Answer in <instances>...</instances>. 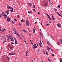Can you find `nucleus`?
Instances as JSON below:
<instances>
[{
    "instance_id": "nucleus-1",
    "label": "nucleus",
    "mask_w": 62,
    "mask_h": 62,
    "mask_svg": "<svg viewBox=\"0 0 62 62\" xmlns=\"http://www.w3.org/2000/svg\"><path fill=\"white\" fill-rule=\"evenodd\" d=\"M13 31L15 32V33L16 34V35L17 36H18V37H20V35H19V34L16 31V29L14 28H13Z\"/></svg>"
},
{
    "instance_id": "nucleus-2",
    "label": "nucleus",
    "mask_w": 62,
    "mask_h": 62,
    "mask_svg": "<svg viewBox=\"0 0 62 62\" xmlns=\"http://www.w3.org/2000/svg\"><path fill=\"white\" fill-rule=\"evenodd\" d=\"M26 22L27 26H29V21H28V20H26Z\"/></svg>"
},
{
    "instance_id": "nucleus-3",
    "label": "nucleus",
    "mask_w": 62,
    "mask_h": 62,
    "mask_svg": "<svg viewBox=\"0 0 62 62\" xmlns=\"http://www.w3.org/2000/svg\"><path fill=\"white\" fill-rule=\"evenodd\" d=\"M9 55H15V53H11L8 54Z\"/></svg>"
},
{
    "instance_id": "nucleus-4",
    "label": "nucleus",
    "mask_w": 62,
    "mask_h": 62,
    "mask_svg": "<svg viewBox=\"0 0 62 62\" xmlns=\"http://www.w3.org/2000/svg\"><path fill=\"white\" fill-rule=\"evenodd\" d=\"M9 37L10 38H11V40L12 41H14V40H13V38L10 35Z\"/></svg>"
},
{
    "instance_id": "nucleus-5",
    "label": "nucleus",
    "mask_w": 62,
    "mask_h": 62,
    "mask_svg": "<svg viewBox=\"0 0 62 62\" xmlns=\"http://www.w3.org/2000/svg\"><path fill=\"white\" fill-rule=\"evenodd\" d=\"M6 13L8 15L9 14V10H7L6 11Z\"/></svg>"
},
{
    "instance_id": "nucleus-6",
    "label": "nucleus",
    "mask_w": 62,
    "mask_h": 62,
    "mask_svg": "<svg viewBox=\"0 0 62 62\" xmlns=\"http://www.w3.org/2000/svg\"><path fill=\"white\" fill-rule=\"evenodd\" d=\"M5 30H6V29H2L0 30V31H1V32H4V31H5Z\"/></svg>"
},
{
    "instance_id": "nucleus-7",
    "label": "nucleus",
    "mask_w": 62,
    "mask_h": 62,
    "mask_svg": "<svg viewBox=\"0 0 62 62\" xmlns=\"http://www.w3.org/2000/svg\"><path fill=\"white\" fill-rule=\"evenodd\" d=\"M33 46L34 48H35V49H36V48H37V46L36 45V44H34L33 45Z\"/></svg>"
},
{
    "instance_id": "nucleus-8",
    "label": "nucleus",
    "mask_w": 62,
    "mask_h": 62,
    "mask_svg": "<svg viewBox=\"0 0 62 62\" xmlns=\"http://www.w3.org/2000/svg\"><path fill=\"white\" fill-rule=\"evenodd\" d=\"M7 20L8 22L10 21V18L9 17H8L7 18Z\"/></svg>"
},
{
    "instance_id": "nucleus-9",
    "label": "nucleus",
    "mask_w": 62,
    "mask_h": 62,
    "mask_svg": "<svg viewBox=\"0 0 62 62\" xmlns=\"http://www.w3.org/2000/svg\"><path fill=\"white\" fill-rule=\"evenodd\" d=\"M4 18H7V15L6 14H4Z\"/></svg>"
},
{
    "instance_id": "nucleus-10",
    "label": "nucleus",
    "mask_w": 62,
    "mask_h": 62,
    "mask_svg": "<svg viewBox=\"0 0 62 62\" xmlns=\"http://www.w3.org/2000/svg\"><path fill=\"white\" fill-rule=\"evenodd\" d=\"M57 26L58 27H61V24H58L57 25Z\"/></svg>"
},
{
    "instance_id": "nucleus-11",
    "label": "nucleus",
    "mask_w": 62,
    "mask_h": 62,
    "mask_svg": "<svg viewBox=\"0 0 62 62\" xmlns=\"http://www.w3.org/2000/svg\"><path fill=\"white\" fill-rule=\"evenodd\" d=\"M6 36L8 39H10V38H9V36H8L7 35H6Z\"/></svg>"
},
{
    "instance_id": "nucleus-12",
    "label": "nucleus",
    "mask_w": 62,
    "mask_h": 62,
    "mask_svg": "<svg viewBox=\"0 0 62 62\" xmlns=\"http://www.w3.org/2000/svg\"><path fill=\"white\" fill-rule=\"evenodd\" d=\"M51 18L53 20H55V18H54V17L53 16H52Z\"/></svg>"
},
{
    "instance_id": "nucleus-13",
    "label": "nucleus",
    "mask_w": 62,
    "mask_h": 62,
    "mask_svg": "<svg viewBox=\"0 0 62 62\" xmlns=\"http://www.w3.org/2000/svg\"><path fill=\"white\" fill-rule=\"evenodd\" d=\"M60 43H61L60 41H58L57 43V44H58L59 45L60 44Z\"/></svg>"
},
{
    "instance_id": "nucleus-14",
    "label": "nucleus",
    "mask_w": 62,
    "mask_h": 62,
    "mask_svg": "<svg viewBox=\"0 0 62 62\" xmlns=\"http://www.w3.org/2000/svg\"><path fill=\"white\" fill-rule=\"evenodd\" d=\"M28 12L29 13L31 14L33 12H32V11L31 10L30 11H28Z\"/></svg>"
},
{
    "instance_id": "nucleus-15",
    "label": "nucleus",
    "mask_w": 62,
    "mask_h": 62,
    "mask_svg": "<svg viewBox=\"0 0 62 62\" xmlns=\"http://www.w3.org/2000/svg\"><path fill=\"white\" fill-rule=\"evenodd\" d=\"M28 5H29V6H30V7H31V6H32V3H28Z\"/></svg>"
},
{
    "instance_id": "nucleus-16",
    "label": "nucleus",
    "mask_w": 62,
    "mask_h": 62,
    "mask_svg": "<svg viewBox=\"0 0 62 62\" xmlns=\"http://www.w3.org/2000/svg\"><path fill=\"white\" fill-rule=\"evenodd\" d=\"M50 49H51V48H49V47H47V50H48V51H49V50H50Z\"/></svg>"
},
{
    "instance_id": "nucleus-17",
    "label": "nucleus",
    "mask_w": 62,
    "mask_h": 62,
    "mask_svg": "<svg viewBox=\"0 0 62 62\" xmlns=\"http://www.w3.org/2000/svg\"><path fill=\"white\" fill-rule=\"evenodd\" d=\"M10 7L9 6H7V8H8V9H9Z\"/></svg>"
},
{
    "instance_id": "nucleus-18",
    "label": "nucleus",
    "mask_w": 62,
    "mask_h": 62,
    "mask_svg": "<svg viewBox=\"0 0 62 62\" xmlns=\"http://www.w3.org/2000/svg\"><path fill=\"white\" fill-rule=\"evenodd\" d=\"M21 21L23 22H25V20H23V19H22L21 20Z\"/></svg>"
},
{
    "instance_id": "nucleus-19",
    "label": "nucleus",
    "mask_w": 62,
    "mask_h": 62,
    "mask_svg": "<svg viewBox=\"0 0 62 62\" xmlns=\"http://www.w3.org/2000/svg\"><path fill=\"white\" fill-rule=\"evenodd\" d=\"M40 35L42 37V33H41V32H40Z\"/></svg>"
},
{
    "instance_id": "nucleus-20",
    "label": "nucleus",
    "mask_w": 62,
    "mask_h": 62,
    "mask_svg": "<svg viewBox=\"0 0 62 62\" xmlns=\"http://www.w3.org/2000/svg\"><path fill=\"white\" fill-rule=\"evenodd\" d=\"M22 31L23 32H25V33H26V31L25 30H22Z\"/></svg>"
},
{
    "instance_id": "nucleus-21",
    "label": "nucleus",
    "mask_w": 62,
    "mask_h": 62,
    "mask_svg": "<svg viewBox=\"0 0 62 62\" xmlns=\"http://www.w3.org/2000/svg\"><path fill=\"white\" fill-rule=\"evenodd\" d=\"M6 41V39L5 38V40L3 42V43H5Z\"/></svg>"
},
{
    "instance_id": "nucleus-22",
    "label": "nucleus",
    "mask_w": 62,
    "mask_h": 62,
    "mask_svg": "<svg viewBox=\"0 0 62 62\" xmlns=\"http://www.w3.org/2000/svg\"><path fill=\"white\" fill-rule=\"evenodd\" d=\"M39 44L40 45V47H42V46H41V44H40V43H39Z\"/></svg>"
},
{
    "instance_id": "nucleus-23",
    "label": "nucleus",
    "mask_w": 62,
    "mask_h": 62,
    "mask_svg": "<svg viewBox=\"0 0 62 62\" xmlns=\"http://www.w3.org/2000/svg\"><path fill=\"white\" fill-rule=\"evenodd\" d=\"M33 33H35V30L34 29H33Z\"/></svg>"
},
{
    "instance_id": "nucleus-24",
    "label": "nucleus",
    "mask_w": 62,
    "mask_h": 62,
    "mask_svg": "<svg viewBox=\"0 0 62 62\" xmlns=\"http://www.w3.org/2000/svg\"><path fill=\"white\" fill-rule=\"evenodd\" d=\"M8 59V60H9V57L5 58V59Z\"/></svg>"
},
{
    "instance_id": "nucleus-25",
    "label": "nucleus",
    "mask_w": 62,
    "mask_h": 62,
    "mask_svg": "<svg viewBox=\"0 0 62 62\" xmlns=\"http://www.w3.org/2000/svg\"><path fill=\"white\" fill-rule=\"evenodd\" d=\"M9 9H12V10H13V8L10 7Z\"/></svg>"
},
{
    "instance_id": "nucleus-26",
    "label": "nucleus",
    "mask_w": 62,
    "mask_h": 62,
    "mask_svg": "<svg viewBox=\"0 0 62 62\" xmlns=\"http://www.w3.org/2000/svg\"><path fill=\"white\" fill-rule=\"evenodd\" d=\"M15 42L16 44H18V43L17 42V40L15 41Z\"/></svg>"
},
{
    "instance_id": "nucleus-27",
    "label": "nucleus",
    "mask_w": 62,
    "mask_h": 62,
    "mask_svg": "<svg viewBox=\"0 0 62 62\" xmlns=\"http://www.w3.org/2000/svg\"><path fill=\"white\" fill-rule=\"evenodd\" d=\"M11 22L13 24H14V22L12 21H11Z\"/></svg>"
},
{
    "instance_id": "nucleus-28",
    "label": "nucleus",
    "mask_w": 62,
    "mask_h": 62,
    "mask_svg": "<svg viewBox=\"0 0 62 62\" xmlns=\"http://www.w3.org/2000/svg\"><path fill=\"white\" fill-rule=\"evenodd\" d=\"M26 52H26V56H27V53H28V51H27Z\"/></svg>"
},
{
    "instance_id": "nucleus-29",
    "label": "nucleus",
    "mask_w": 62,
    "mask_h": 62,
    "mask_svg": "<svg viewBox=\"0 0 62 62\" xmlns=\"http://www.w3.org/2000/svg\"><path fill=\"white\" fill-rule=\"evenodd\" d=\"M21 36H22V37H23V38H24V36H23V34H22L21 35Z\"/></svg>"
},
{
    "instance_id": "nucleus-30",
    "label": "nucleus",
    "mask_w": 62,
    "mask_h": 62,
    "mask_svg": "<svg viewBox=\"0 0 62 62\" xmlns=\"http://www.w3.org/2000/svg\"><path fill=\"white\" fill-rule=\"evenodd\" d=\"M60 43H61V44H62V39H60Z\"/></svg>"
},
{
    "instance_id": "nucleus-31",
    "label": "nucleus",
    "mask_w": 62,
    "mask_h": 62,
    "mask_svg": "<svg viewBox=\"0 0 62 62\" xmlns=\"http://www.w3.org/2000/svg\"><path fill=\"white\" fill-rule=\"evenodd\" d=\"M54 10L55 11H57V9H55L54 8Z\"/></svg>"
},
{
    "instance_id": "nucleus-32",
    "label": "nucleus",
    "mask_w": 62,
    "mask_h": 62,
    "mask_svg": "<svg viewBox=\"0 0 62 62\" xmlns=\"http://www.w3.org/2000/svg\"><path fill=\"white\" fill-rule=\"evenodd\" d=\"M30 42L32 45H33V42H32V41H31V40H30Z\"/></svg>"
},
{
    "instance_id": "nucleus-33",
    "label": "nucleus",
    "mask_w": 62,
    "mask_h": 62,
    "mask_svg": "<svg viewBox=\"0 0 62 62\" xmlns=\"http://www.w3.org/2000/svg\"><path fill=\"white\" fill-rule=\"evenodd\" d=\"M47 43L48 44H49V45L50 44V43L48 41H47Z\"/></svg>"
},
{
    "instance_id": "nucleus-34",
    "label": "nucleus",
    "mask_w": 62,
    "mask_h": 62,
    "mask_svg": "<svg viewBox=\"0 0 62 62\" xmlns=\"http://www.w3.org/2000/svg\"><path fill=\"white\" fill-rule=\"evenodd\" d=\"M33 8H35V6L34 5H33Z\"/></svg>"
},
{
    "instance_id": "nucleus-35",
    "label": "nucleus",
    "mask_w": 62,
    "mask_h": 62,
    "mask_svg": "<svg viewBox=\"0 0 62 62\" xmlns=\"http://www.w3.org/2000/svg\"><path fill=\"white\" fill-rule=\"evenodd\" d=\"M58 8H60V5H58Z\"/></svg>"
},
{
    "instance_id": "nucleus-36",
    "label": "nucleus",
    "mask_w": 62,
    "mask_h": 62,
    "mask_svg": "<svg viewBox=\"0 0 62 62\" xmlns=\"http://www.w3.org/2000/svg\"><path fill=\"white\" fill-rule=\"evenodd\" d=\"M12 12H13V10H10Z\"/></svg>"
},
{
    "instance_id": "nucleus-37",
    "label": "nucleus",
    "mask_w": 62,
    "mask_h": 62,
    "mask_svg": "<svg viewBox=\"0 0 62 62\" xmlns=\"http://www.w3.org/2000/svg\"><path fill=\"white\" fill-rule=\"evenodd\" d=\"M48 18L50 19V20H52L51 19L50 17H48Z\"/></svg>"
},
{
    "instance_id": "nucleus-38",
    "label": "nucleus",
    "mask_w": 62,
    "mask_h": 62,
    "mask_svg": "<svg viewBox=\"0 0 62 62\" xmlns=\"http://www.w3.org/2000/svg\"><path fill=\"white\" fill-rule=\"evenodd\" d=\"M14 39L15 40V41H16L17 40H16V38H14Z\"/></svg>"
},
{
    "instance_id": "nucleus-39",
    "label": "nucleus",
    "mask_w": 62,
    "mask_h": 62,
    "mask_svg": "<svg viewBox=\"0 0 62 62\" xmlns=\"http://www.w3.org/2000/svg\"><path fill=\"white\" fill-rule=\"evenodd\" d=\"M46 53L47 55H49V54H48V53L47 52Z\"/></svg>"
},
{
    "instance_id": "nucleus-40",
    "label": "nucleus",
    "mask_w": 62,
    "mask_h": 62,
    "mask_svg": "<svg viewBox=\"0 0 62 62\" xmlns=\"http://www.w3.org/2000/svg\"><path fill=\"white\" fill-rule=\"evenodd\" d=\"M1 40H3V38H1L0 39Z\"/></svg>"
},
{
    "instance_id": "nucleus-41",
    "label": "nucleus",
    "mask_w": 62,
    "mask_h": 62,
    "mask_svg": "<svg viewBox=\"0 0 62 62\" xmlns=\"http://www.w3.org/2000/svg\"><path fill=\"white\" fill-rule=\"evenodd\" d=\"M52 56H54V54H52Z\"/></svg>"
},
{
    "instance_id": "nucleus-42",
    "label": "nucleus",
    "mask_w": 62,
    "mask_h": 62,
    "mask_svg": "<svg viewBox=\"0 0 62 62\" xmlns=\"http://www.w3.org/2000/svg\"><path fill=\"white\" fill-rule=\"evenodd\" d=\"M14 20H15V21H17V20H16V19H15V18H14Z\"/></svg>"
},
{
    "instance_id": "nucleus-43",
    "label": "nucleus",
    "mask_w": 62,
    "mask_h": 62,
    "mask_svg": "<svg viewBox=\"0 0 62 62\" xmlns=\"http://www.w3.org/2000/svg\"><path fill=\"white\" fill-rule=\"evenodd\" d=\"M35 10H35V9H33V11H35V12H36Z\"/></svg>"
},
{
    "instance_id": "nucleus-44",
    "label": "nucleus",
    "mask_w": 62,
    "mask_h": 62,
    "mask_svg": "<svg viewBox=\"0 0 62 62\" xmlns=\"http://www.w3.org/2000/svg\"><path fill=\"white\" fill-rule=\"evenodd\" d=\"M32 48H33V50H35V48H34V47L32 46Z\"/></svg>"
},
{
    "instance_id": "nucleus-45",
    "label": "nucleus",
    "mask_w": 62,
    "mask_h": 62,
    "mask_svg": "<svg viewBox=\"0 0 62 62\" xmlns=\"http://www.w3.org/2000/svg\"><path fill=\"white\" fill-rule=\"evenodd\" d=\"M35 24H36H36H37V22H35Z\"/></svg>"
},
{
    "instance_id": "nucleus-46",
    "label": "nucleus",
    "mask_w": 62,
    "mask_h": 62,
    "mask_svg": "<svg viewBox=\"0 0 62 62\" xmlns=\"http://www.w3.org/2000/svg\"><path fill=\"white\" fill-rule=\"evenodd\" d=\"M20 39H22V37H20Z\"/></svg>"
},
{
    "instance_id": "nucleus-47",
    "label": "nucleus",
    "mask_w": 62,
    "mask_h": 62,
    "mask_svg": "<svg viewBox=\"0 0 62 62\" xmlns=\"http://www.w3.org/2000/svg\"><path fill=\"white\" fill-rule=\"evenodd\" d=\"M40 42L41 44H42V43H41V41H40Z\"/></svg>"
},
{
    "instance_id": "nucleus-48",
    "label": "nucleus",
    "mask_w": 62,
    "mask_h": 62,
    "mask_svg": "<svg viewBox=\"0 0 62 62\" xmlns=\"http://www.w3.org/2000/svg\"><path fill=\"white\" fill-rule=\"evenodd\" d=\"M58 15H59V16H61V15H60V14H59V13L58 14Z\"/></svg>"
},
{
    "instance_id": "nucleus-49",
    "label": "nucleus",
    "mask_w": 62,
    "mask_h": 62,
    "mask_svg": "<svg viewBox=\"0 0 62 62\" xmlns=\"http://www.w3.org/2000/svg\"><path fill=\"white\" fill-rule=\"evenodd\" d=\"M2 17V15H1L0 14V17Z\"/></svg>"
},
{
    "instance_id": "nucleus-50",
    "label": "nucleus",
    "mask_w": 62,
    "mask_h": 62,
    "mask_svg": "<svg viewBox=\"0 0 62 62\" xmlns=\"http://www.w3.org/2000/svg\"><path fill=\"white\" fill-rule=\"evenodd\" d=\"M44 5H47V3L46 2V3Z\"/></svg>"
},
{
    "instance_id": "nucleus-51",
    "label": "nucleus",
    "mask_w": 62,
    "mask_h": 62,
    "mask_svg": "<svg viewBox=\"0 0 62 62\" xmlns=\"http://www.w3.org/2000/svg\"><path fill=\"white\" fill-rule=\"evenodd\" d=\"M31 61H32V62H34V61H33V60H32V59H31Z\"/></svg>"
},
{
    "instance_id": "nucleus-52",
    "label": "nucleus",
    "mask_w": 62,
    "mask_h": 62,
    "mask_svg": "<svg viewBox=\"0 0 62 62\" xmlns=\"http://www.w3.org/2000/svg\"><path fill=\"white\" fill-rule=\"evenodd\" d=\"M36 44L37 45V46H38V43H36Z\"/></svg>"
},
{
    "instance_id": "nucleus-53",
    "label": "nucleus",
    "mask_w": 62,
    "mask_h": 62,
    "mask_svg": "<svg viewBox=\"0 0 62 62\" xmlns=\"http://www.w3.org/2000/svg\"><path fill=\"white\" fill-rule=\"evenodd\" d=\"M60 61L61 62H62V61L61 60H60Z\"/></svg>"
},
{
    "instance_id": "nucleus-54",
    "label": "nucleus",
    "mask_w": 62,
    "mask_h": 62,
    "mask_svg": "<svg viewBox=\"0 0 62 62\" xmlns=\"http://www.w3.org/2000/svg\"><path fill=\"white\" fill-rule=\"evenodd\" d=\"M18 24H19V25H21V24L19 23Z\"/></svg>"
},
{
    "instance_id": "nucleus-55",
    "label": "nucleus",
    "mask_w": 62,
    "mask_h": 62,
    "mask_svg": "<svg viewBox=\"0 0 62 62\" xmlns=\"http://www.w3.org/2000/svg\"><path fill=\"white\" fill-rule=\"evenodd\" d=\"M48 60L50 61H51V60H50V59L48 58Z\"/></svg>"
},
{
    "instance_id": "nucleus-56",
    "label": "nucleus",
    "mask_w": 62,
    "mask_h": 62,
    "mask_svg": "<svg viewBox=\"0 0 62 62\" xmlns=\"http://www.w3.org/2000/svg\"><path fill=\"white\" fill-rule=\"evenodd\" d=\"M49 25V24H47V25H46L47 26H48V25Z\"/></svg>"
},
{
    "instance_id": "nucleus-57",
    "label": "nucleus",
    "mask_w": 62,
    "mask_h": 62,
    "mask_svg": "<svg viewBox=\"0 0 62 62\" xmlns=\"http://www.w3.org/2000/svg\"><path fill=\"white\" fill-rule=\"evenodd\" d=\"M2 14H4V12H2Z\"/></svg>"
},
{
    "instance_id": "nucleus-58",
    "label": "nucleus",
    "mask_w": 62,
    "mask_h": 62,
    "mask_svg": "<svg viewBox=\"0 0 62 62\" xmlns=\"http://www.w3.org/2000/svg\"><path fill=\"white\" fill-rule=\"evenodd\" d=\"M4 56H3V57H2V58H4L5 57H4Z\"/></svg>"
},
{
    "instance_id": "nucleus-59",
    "label": "nucleus",
    "mask_w": 62,
    "mask_h": 62,
    "mask_svg": "<svg viewBox=\"0 0 62 62\" xmlns=\"http://www.w3.org/2000/svg\"><path fill=\"white\" fill-rule=\"evenodd\" d=\"M24 41L25 42V43H26V41H25V40Z\"/></svg>"
},
{
    "instance_id": "nucleus-60",
    "label": "nucleus",
    "mask_w": 62,
    "mask_h": 62,
    "mask_svg": "<svg viewBox=\"0 0 62 62\" xmlns=\"http://www.w3.org/2000/svg\"><path fill=\"white\" fill-rule=\"evenodd\" d=\"M47 36H49V34H47Z\"/></svg>"
},
{
    "instance_id": "nucleus-61",
    "label": "nucleus",
    "mask_w": 62,
    "mask_h": 62,
    "mask_svg": "<svg viewBox=\"0 0 62 62\" xmlns=\"http://www.w3.org/2000/svg\"><path fill=\"white\" fill-rule=\"evenodd\" d=\"M49 22L50 23H51V21H49Z\"/></svg>"
},
{
    "instance_id": "nucleus-62",
    "label": "nucleus",
    "mask_w": 62,
    "mask_h": 62,
    "mask_svg": "<svg viewBox=\"0 0 62 62\" xmlns=\"http://www.w3.org/2000/svg\"><path fill=\"white\" fill-rule=\"evenodd\" d=\"M56 12L57 13V14H58L59 13H58V12Z\"/></svg>"
},
{
    "instance_id": "nucleus-63",
    "label": "nucleus",
    "mask_w": 62,
    "mask_h": 62,
    "mask_svg": "<svg viewBox=\"0 0 62 62\" xmlns=\"http://www.w3.org/2000/svg\"><path fill=\"white\" fill-rule=\"evenodd\" d=\"M46 14L47 15H48V14L47 13H46Z\"/></svg>"
},
{
    "instance_id": "nucleus-64",
    "label": "nucleus",
    "mask_w": 62,
    "mask_h": 62,
    "mask_svg": "<svg viewBox=\"0 0 62 62\" xmlns=\"http://www.w3.org/2000/svg\"><path fill=\"white\" fill-rule=\"evenodd\" d=\"M9 48H12V47H11V46H9Z\"/></svg>"
}]
</instances>
